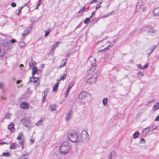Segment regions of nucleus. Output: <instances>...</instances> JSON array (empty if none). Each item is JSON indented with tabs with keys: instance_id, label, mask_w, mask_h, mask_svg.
I'll return each instance as SVG.
<instances>
[{
	"instance_id": "nucleus-14",
	"label": "nucleus",
	"mask_w": 159,
	"mask_h": 159,
	"mask_svg": "<svg viewBox=\"0 0 159 159\" xmlns=\"http://www.w3.org/2000/svg\"><path fill=\"white\" fill-rule=\"evenodd\" d=\"M35 80H34L33 82L34 83L36 87H37L39 86L40 84V81L39 80L38 77H35Z\"/></svg>"
},
{
	"instance_id": "nucleus-25",
	"label": "nucleus",
	"mask_w": 159,
	"mask_h": 159,
	"mask_svg": "<svg viewBox=\"0 0 159 159\" xmlns=\"http://www.w3.org/2000/svg\"><path fill=\"white\" fill-rule=\"evenodd\" d=\"M139 136V132L136 131L133 134V137L134 139H136Z\"/></svg>"
},
{
	"instance_id": "nucleus-41",
	"label": "nucleus",
	"mask_w": 159,
	"mask_h": 159,
	"mask_svg": "<svg viewBox=\"0 0 159 159\" xmlns=\"http://www.w3.org/2000/svg\"><path fill=\"white\" fill-rule=\"evenodd\" d=\"M11 115L9 114V113H7L5 115V117L7 119L9 118L10 117V116Z\"/></svg>"
},
{
	"instance_id": "nucleus-31",
	"label": "nucleus",
	"mask_w": 159,
	"mask_h": 159,
	"mask_svg": "<svg viewBox=\"0 0 159 159\" xmlns=\"http://www.w3.org/2000/svg\"><path fill=\"white\" fill-rule=\"evenodd\" d=\"M43 93H44V95L43 96L42 99V101L43 102H44V101L46 99V96L47 95V94L45 93V91H44L43 92L42 95H43Z\"/></svg>"
},
{
	"instance_id": "nucleus-44",
	"label": "nucleus",
	"mask_w": 159,
	"mask_h": 159,
	"mask_svg": "<svg viewBox=\"0 0 159 159\" xmlns=\"http://www.w3.org/2000/svg\"><path fill=\"white\" fill-rule=\"evenodd\" d=\"M21 12V11H20V10L18 9L16 11V13L18 15Z\"/></svg>"
},
{
	"instance_id": "nucleus-61",
	"label": "nucleus",
	"mask_w": 159,
	"mask_h": 159,
	"mask_svg": "<svg viewBox=\"0 0 159 159\" xmlns=\"http://www.w3.org/2000/svg\"><path fill=\"white\" fill-rule=\"evenodd\" d=\"M23 136V134L22 133H20L19 134L18 136L22 137Z\"/></svg>"
},
{
	"instance_id": "nucleus-56",
	"label": "nucleus",
	"mask_w": 159,
	"mask_h": 159,
	"mask_svg": "<svg viewBox=\"0 0 159 159\" xmlns=\"http://www.w3.org/2000/svg\"><path fill=\"white\" fill-rule=\"evenodd\" d=\"M70 52L68 53L66 55V57H69V56H70Z\"/></svg>"
},
{
	"instance_id": "nucleus-11",
	"label": "nucleus",
	"mask_w": 159,
	"mask_h": 159,
	"mask_svg": "<svg viewBox=\"0 0 159 159\" xmlns=\"http://www.w3.org/2000/svg\"><path fill=\"white\" fill-rule=\"evenodd\" d=\"M38 71V69L36 67L34 66L32 68V75L33 79L34 80L35 79V77H34V75L37 73V72Z\"/></svg>"
},
{
	"instance_id": "nucleus-53",
	"label": "nucleus",
	"mask_w": 159,
	"mask_h": 159,
	"mask_svg": "<svg viewBox=\"0 0 159 159\" xmlns=\"http://www.w3.org/2000/svg\"><path fill=\"white\" fill-rule=\"evenodd\" d=\"M67 59V58H65V59H64L63 60L62 62H64L63 63H65V65H66Z\"/></svg>"
},
{
	"instance_id": "nucleus-29",
	"label": "nucleus",
	"mask_w": 159,
	"mask_h": 159,
	"mask_svg": "<svg viewBox=\"0 0 159 159\" xmlns=\"http://www.w3.org/2000/svg\"><path fill=\"white\" fill-rule=\"evenodd\" d=\"M50 31L51 30L50 29H48L47 30H45V34L44 35L45 37H46L48 36Z\"/></svg>"
},
{
	"instance_id": "nucleus-17",
	"label": "nucleus",
	"mask_w": 159,
	"mask_h": 159,
	"mask_svg": "<svg viewBox=\"0 0 159 159\" xmlns=\"http://www.w3.org/2000/svg\"><path fill=\"white\" fill-rule=\"evenodd\" d=\"M88 61L89 62L90 61L91 62H90V63L92 65L93 64L96 63V60L95 58L92 57H91L89 58Z\"/></svg>"
},
{
	"instance_id": "nucleus-18",
	"label": "nucleus",
	"mask_w": 159,
	"mask_h": 159,
	"mask_svg": "<svg viewBox=\"0 0 159 159\" xmlns=\"http://www.w3.org/2000/svg\"><path fill=\"white\" fill-rule=\"evenodd\" d=\"M72 114V111L71 110L70 111H69L66 115V116L65 117V118L66 120L67 121L70 118L71 115Z\"/></svg>"
},
{
	"instance_id": "nucleus-46",
	"label": "nucleus",
	"mask_w": 159,
	"mask_h": 159,
	"mask_svg": "<svg viewBox=\"0 0 159 159\" xmlns=\"http://www.w3.org/2000/svg\"><path fill=\"white\" fill-rule=\"evenodd\" d=\"M69 90H70L69 89H67V90L66 91V93H65V97H66L68 96V93L69 91Z\"/></svg>"
},
{
	"instance_id": "nucleus-40",
	"label": "nucleus",
	"mask_w": 159,
	"mask_h": 159,
	"mask_svg": "<svg viewBox=\"0 0 159 159\" xmlns=\"http://www.w3.org/2000/svg\"><path fill=\"white\" fill-rule=\"evenodd\" d=\"M140 141L141 143L143 144L145 143L146 142L145 141L144 138H141L140 139Z\"/></svg>"
},
{
	"instance_id": "nucleus-10",
	"label": "nucleus",
	"mask_w": 159,
	"mask_h": 159,
	"mask_svg": "<svg viewBox=\"0 0 159 159\" xmlns=\"http://www.w3.org/2000/svg\"><path fill=\"white\" fill-rule=\"evenodd\" d=\"M21 107L23 109H28L29 108V104L26 102H22L20 105Z\"/></svg>"
},
{
	"instance_id": "nucleus-37",
	"label": "nucleus",
	"mask_w": 159,
	"mask_h": 159,
	"mask_svg": "<svg viewBox=\"0 0 159 159\" xmlns=\"http://www.w3.org/2000/svg\"><path fill=\"white\" fill-rule=\"evenodd\" d=\"M43 121L41 120H39L37 123H36V125L39 126L42 123Z\"/></svg>"
},
{
	"instance_id": "nucleus-62",
	"label": "nucleus",
	"mask_w": 159,
	"mask_h": 159,
	"mask_svg": "<svg viewBox=\"0 0 159 159\" xmlns=\"http://www.w3.org/2000/svg\"><path fill=\"white\" fill-rule=\"evenodd\" d=\"M139 7H138V5H137L136 6V11H138L139 10Z\"/></svg>"
},
{
	"instance_id": "nucleus-38",
	"label": "nucleus",
	"mask_w": 159,
	"mask_h": 159,
	"mask_svg": "<svg viewBox=\"0 0 159 159\" xmlns=\"http://www.w3.org/2000/svg\"><path fill=\"white\" fill-rule=\"evenodd\" d=\"M66 75L65 74H64L63 75V76H61V77H60V79L61 80H63L64 79L66 78Z\"/></svg>"
},
{
	"instance_id": "nucleus-26",
	"label": "nucleus",
	"mask_w": 159,
	"mask_h": 159,
	"mask_svg": "<svg viewBox=\"0 0 159 159\" xmlns=\"http://www.w3.org/2000/svg\"><path fill=\"white\" fill-rule=\"evenodd\" d=\"M148 64L147 63L143 66L142 65L140 64V69L144 70L148 67Z\"/></svg>"
},
{
	"instance_id": "nucleus-8",
	"label": "nucleus",
	"mask_w": 159,
	"mask_h": 159,
	"mask_svg": "<svg viewBox=\"0 0 159 159\" xmlns=\"http://www.w3.org/2000/svg\"><path fill=\"white\" fill-rule=\"evenodd\" d=\"M116 39L114 40L113 41L110 43V44L106 48H104V50L105 51H106V50L110 49L113 46L114 44L116 42Z\"/></svg>"
},
{
	"instance_id": "nucleus-60",
	"label": "nucleus",
	"mask_w": 159,
	"mask_h": 159,
	"mask_svg": "<svg viewBox=\"0 0 159 159\" xmlns=\"http://www.w3.org/2000/svg\"><path fill=\"white\" fill-rule=\"evenodd\" d=\"M157 128V126H155L154 125L152 127V130H153L154 129H156Z\"/></svg>"
},
{
	"instance_id": "nucleus-57",
	"label": "nucleus",
	"mask_w": 159,
	"mask_h": 159,
	"mask_svg": "<svg viewBox=\"0 0 159 159\" xmlns=\"http://www.w3.org/2000/svg\"><path fill=\"white\" fill-rule=\"evenodd\" d=\"M29 2H30V1H29L27 2L26 3H25V4L24 5V6H27L28 5L29 3Z\"/></svg>"
},
{
	"instance_id": "nucleus-45",
	"label": "nucleus",
	"mask_w": 159,
	"mask_h": 159,
	"mask_svg": "<svg viewBox=\"0 0 159 159\" xmlns=\"http://www.w3.org/2000/svg\"><path fill=\"white\" fill-rule=\"evenodd\" d=\"M16 40L14 39H11L10 41V43H15L16 42Z\"/></svg>"
},
{
	"instance_id": "nucleus-64",
	"label": "nucleus",
	"mask_w": 159,
	"mask_h": 159,
	"mask_svg": "<svg viewBox=\"0 0 159 159\" xmlns=\"http://www.w3.org/2000/svg\"><path fill=\"white\" fill-rule=\"evenodd\" d=\"M146 7H143L142 8L143 11V12L144 11L146 10Z\"/></svg>"
},
{
	"instance_id": "nucleus-33",
	"label": "nucleus",
	"mask_w": 159,
	"mask_h": 159,
	"mask_svg": "<svg viewBox=\"0 0 159 159\" xmlns=\"http://www.w3.org/2000/svg\"><path fill=\"white\" fill-rule=\"evenodd\" d=\"M113 152L114 153H115V151H112L109 155L108 157V159H111L112 157V152Z\"/></svg>"
},
{
	"instance_id": "nucleus-51",
	"label": "nucleus",
	"mask_w": 159,
	"mask_h": 159,
	"mask_svg": "<svg viewBox=\"0 0 159 159\" xmlns=\"http://www.w3.org/2000/svg\"><path fill=\"white\" fill-rule=\"evenodd\" d=\"M4 85V84L3 83H0V88H2V87H3V86Z\"/></svg>"
},
{
	"instance_id": "nucleus-12",
	"label": "nucleus",
	"mask_w": 159,
	"mask_h": 159,
	"mask_svg": "<svg viewBox=\"0 0 159 159\" xmlns=\"http://www.w3.org/2000/svg\"><path fill=\"white\" fill-rule=\"evenodd\" d=\"M32 29V27L30 26L28 27L24 32L23 34H22V36L23 37L25 35H27V34L29 33L30 31Z\"/></svg>"
},
{
	"instance_id": "nucleus-50",
	"label": "nucleus",
	"mask_w": 159,
	"mask_h": 159,
	"mask_svg": "<svg viewBox=\"0 0 159 159\" xmlns=\"http://www.w3.org/2000/svg\"><path fill=\"white\" fill-rule=\"evenodd\" d=\"M95 11H94L92 13L91 15L90 16V18H92L93 17V16H94V15L95 14Z\"/></svg>"
},
{
	"instance_id": "nucleus-15",
	"label": "nucleus",
	"mask_w": 159,
	"mask_h": 159,
	"mask_svg": "<svg viewBox=\"0 0 159 159\" xmlns=\"http://www.w3.org/2000/svg\"><path fill=\"white\" fill-rule=\"evenodd\" d=\"M8 129L11 130V131L12 132H14L15 130V129L14 128V124L11 123V124L9 125L8 126Z\"/></svg>"
},
{
	"instance_id": "nucleus-5",
	"label": "nucleus",
	"mask_w": 159,
	"mask_h": 159,
	"mask_svg": "<svg viewBox=\"0 0 159 159\" xmlns=\"http://www.w3.org/2000/svg\"><path fill=\"white\" fill-rule=\"evenodd\" d=\"M21 121L25 126L28 128H30L32 126L31 122L28 117H24L21 120Z\"/></svg>"
},
{
	"instance_id": "nucleus-2",
	"label": "nucleus",
	"mask_w": 159,
	"mask_h": 159,
	"mask_svg": "<svg viewBox=\"0 0 159 159\" xmlns=\"http://www.w3.org/2000/svg\"><path fill=\"white\" fill-rule=\"evenodd\" d=\"M70 147L67 142L62 143L59 148L60 152L63 154L68 153L70 151Z\"/></svg>"
},
{
	"instance_id": "nucleus-58",
	"label": "nucleus",
	"mask_w": 159,
	"mask_h": 159,
	"mask_svg": "<svg viewBox=\"0 0 159 159\" xmlns=\"http://www.w3.org/2000/svg\"><path fill=\"white\" fill-rule=\"evenodd\" d=\"M144 76V74L143 73L140 72V77H143Z\"/></svg>"
},
{
	"instance_id": "nucleus-47",
	"label": "nucleus",
	"mask_w": 159,
	"mask_h": 159,
	"mask_svg": "<svg viewBox=\"0 0 159 159\" xmlns=\"http://www.w3.org/2000/svg\"><path fill=\"white\" fill-rule=\"evenodd\" d=\"M0 144L2 145H3L4 144H7L8 143L6 142H2V140H0Z\"/></svg>"
},
{
	"instance_id": "nucleus-32",
	"label": "nucleus",
	"mask_w": 159,
	"mask_h": 159,
	"mask_svg": "<svg viewBox=\"0 0 159 159\" xmlns=\"http://www.w3.org/2000/svg\"><path fill=\"white\" fill-rule=\"evenodd\" d=\"M90 21V18H86L84 21L85 24L88 23Z\"/></svg>"
},
{
	"instance_id": "nucleus-49",
	"label": "nucleus",
	"mask_w": 159,
	"mask_h": 159,
	"mask_svg": "<svg viewBox=\"0 0 159 159\" xmlns=\"http://www.w3.org/2000/svg\"><path fill=\"white\" fill-rule=\"evenodd\" d=\"M102 2H101L99 4H97L96 7H98V8H100L101 7L100 4H101Z\"/></svg>"
},
{
	"instance_id": "nucleus-21",
	"label": "nucleus",
	"mask_w": 159,
	"mask_h": 159,
	"mask_svg": "<svg viewBox=\"0 0 159 159\" xmlns=\"http://www.w3.org/2000/svg\"><path fill=\"white\" fill-rule=\"evenodd\" d=\"M59 82L57 83L54 85L53 88V91L54 92H56L58 90V88Z\"/></svg>"
},
{
	"instance_id": "nucleus-4",
	"label": "nucleus",
	"mask_w": 159,
	"mask_h": 159,
	"mask_svg": "<svg viewBox=\"0 0 159 159\" xmlns=\"http://www.w3.org/2000/svg\"><path fill=\"white\" fill-rule=\"evenodd\" d=\"M89 140V134L87 131H83L81 134V143H84L88 141Z\"/></svg>"
},
{
	"instance_id": "nucleus-7",
	"label": "nucleus",
	"mask_w": 159,
	"mask_h": 159,
	"mask_svg": "<svg viewBox=\"0 0 159 159\" xmlns=\"http://www.w3.org/2000/svg\"><path fill=\"white\" fill-rule=\"evenodd\" d=\"M87 96L86 93L84 91H82L79 95L78 98L80 100L84 98Z\"/></svg>"
},
{
	"instance_id": "nucleus-48",
	"label": "nucleus",
	"mask_w": 159,
	"mask_h": 159,
	"mask_svg": "<svg viewBox=\"0 0 159 159\" xmlns=\"http://www.w3.org/2000/svg\"><path fill=\"white\" fill-rule=\"evenodd\" d=\"M65 63H63L62 65H61L59 66L57 68H61L64 66H65Z\"/></svg>"
},
{
	"instance_id": "nucleus-1",
	"label": "nucleus",
	"mask_w": 159,
	"mask_h": 159,
	"mask_svg": "<svg viewBox=\"0 0 159 159\" xmlns=\"http://www.w3.org/2000/svg\"><path fill=\"white\" fill-rule=\"evenodd\" d=\"M67 137L70 141L73 143H81L80 140H79L78 134L76 131L73 130H71L68 131Z\"/></svg>"
},
{
	"instance_id": "nucleus-39",
	"label": "nucleus",
	"mask_w": 159,
	"mask_h": 159,
	"mask_svg": "<svg viewBox=\"0 0 159 159\" xmlns=\"http://www.w3.org/2000/svg\"><path fill=\"white\" fill-rule=\"evenodd\" d=\"M4 55L3 51L0 49V56L2 57Z\"/></svg>"
},
{
	"instance_id": "nucleus-28",
	"label": "nucleus",
	"mask_w": 159,
	"mask_h": 159,
	"mask_svg": "<svg viewBox=\"0 0 159 159\" xmlns=\"http://www.w3.org/2000/svg\"><path fill=\"white\" fill-rule=\"evenodd\" d=\"M108 99L107 98H104L102 101V102L104 106H106L107 105V102H108Z\"/></svg>"
},
{
	"instance_id": "nucleus-35",
	"label": "nucleus",
	"mask_w": 159,
	"mask_h": 159,
	"mask_svg": "<svg viewBox=\"0 0 159 159\" xmlns=\"http://www.w3.org/2000/svg\"><path fill=\"white\" fill-rule=\"evenodd\" d=\"M2 155L4 156L8 157L9 156L10 154L8 152H7L3 153Z\"/></svg>"
},
{
	"instance_id": "nucleus-3",
	"label": "nucleus",
	"mask_w": 159,
	"mask_h": 159,
	"mask_svg": "<svg viewBox=\"0 0 159 159\" xmlns=\"http://www.w3.org/2000/svg\"><path fill=\"white\" fill-rule=\"evenodd\" d=\"M99 72H97L92 76H88L87 83L90 84H95L96 82L97 78L99 76Z\"/></svg>"
},
{
	"instance_id": "nucleus-43",
	"label": "nucleus",
	"mask_w": 159,
	"mask_h": 159,
	"mask_svg": "<svg viewBox=\"0 0 159 159\" xmlns=\"http://www.w3.org/2000/svg\"><path fill=\"white\" fill-rule=\"evenodd\" d=\"M42 4L41 2H39V3L37 4L36 6V8L35 9H38L40 5Z\"/></svg>"
},
{
	"instance_id": "nucleus-9",
	"label": "nucleus",
	"mask_w": 159,
	"mask_h": 159,
	"mask_svg": "<svg viewBox=\"0 0 159 159\" xmlns=\"http://www.w3.org/2000/svg\"><path fill=\"white\" fill-rule=\"evenodd\" d=\"M97 67V65H95L93 66L87 72V74L89 75H90L92 74L95 70Z\"/></svg>"
},
{
	"instance_id": "nucleus-30",
	"label": "nucleus",
	"mask_w": 159,
	"mask_h": 159,
	"mask_svg": "<svg viewBox=\"0 0 159 159\" xmlns=\"http://www.w3.org/2000/svg\"><path fill=\"white\" fill-rule=\"evenodd\" d=\"M74 84V82L73 81H71L70 83L68 85V89H69L70 90L71 88L73 86Z\"/></svg>"
},
{
	"instance_id": "nucleus-55",
	"label": "nucleus",
	"mask_w": 159,
	"mask_h": 159,
	"mask_svg": "<svg viewBox=\"0 0 159 159\" xmlns=\"http://www.w3.org/2000/svg\"><path fill=\"white\" fill-rule=\"evenodd\" d=\"M21 137L18 136L17 138V139L18 140H21L22 139H21Z\"/></svg>"
},
{
	"instance_id": "nucleus-19",
	"label": "nucleus",
	"mask_w": 159,
	"mask_h": 159,
	"mask_svg": "<svg viewBox=\"0 0 159 159\" xmlns=\"http://www.w3.org/2000/svg\"><path fill=\"white\" fill-rule=\"evenodd\" d=\"M25 139L24 138H22L21 140L18 142L19 144L20 145L22 149H23L24 148V143H25Z\"/></svg>"
},
{
	"instance_id": "nucleus-20",
	"label": "nucleus",
	"mask_w": 159,
	"mask_h": 159,
	"mask_svg": "<svg viewBox=\"0 0 159 159\" xmlns=\"http://www.w3.org/2000/svg\"><path fill=\"white\" fill-rule=\"evenodd\" d=\"M154 15L155 16L159 15V8H157L155 9L153 11Z\"/></svg>"
},
{
	"instance_id": "nucleus-54",
	"label": "nucleus",
	"mask_w": 159,
	"mask_h": 159,
	"mask_svg": "<svg viewBox=\"0 0 159 159\" xmlns=\"http://www.w3.org/2000/svg\"><path fill=\"white\" fill-rule=\"evenodd\" d=\"M155 121H159V115L156 118Z\"/></svg>"
},
{
	"instance_id": "nucleus-16",
	"label": "nucleus",
	"mask_w": 159,
	"mask_h": 159,
	"mask_svg": "<svg viewBox=\"0 0 159 159\" xmlns=\"http://www.w3.org/2000/svg\"><path fill=\"white\" fill-rule=\"evenodd\" d=\"M149 131L150 129L149 128H145L143 131L142 133V135L143 136H146L148 134V133L149 132Z\"/></svg>"
},
{
	"instance_id": "nucleus-24",
	"label": "nucleus",
	"mask_w": 159,
	"mask_h": 159,
	"mask_svg": "<svg viewBox=\"0 0 159 159\" xmlns=\"http://www.w3.org/2000/svg\"><path fill=\"white\" fill-rule=\"evenodd\" d=\"M16 145L17 144L16 143H13L10 146L9 148L11 149H15L16 148Z\"/></svg>"
},
{
	"instance_id": "nucleus-36",
	"label": "nucleus",
	"mask_w": 159,
	"mask_h": 159,
	"mask_svg": "<svg viewBox=\"0 0 159 159\" xmlns=\"http://www.w3.org/2000/svg\"><path fill=\"white\" fill-rule=\"evenodd\" d=\"M86 8V6H84L83 8L80 10L79 12V13H82L85 11V9Z\"/></svg>"
},
{
	"instance_id": "nucleus-27",
	"label": "nucleus",
	"mask_w": 159,
	"mask_h": 159,
	"mask_svg": "<svg viewBox=\"0 0 159 159\" xmlns=\"http://www.w3.org/2000/svg\"><path fill=\"white\" fill-rule=\"evenodd\" d=\"M60 44V42H57L52 47L51 50H52L54 49Z\"/></svg>"
},
{
	"instance_id": "nucleus-63",
	"label": "nucleus",
	"mask_w": 159,
	"mask_h": 159,
	"mask_svg": "<svg viewBox=\"0 0 159 159\" xmlns=\"http://www.w3.org/2000/svg\"><path fill=\"white\" fill-rule=\"evenodd\" d=\"M21 82V80H17L16 82V84H20Z\"/></svg>"
},
{
	"instance_id": "nucleus-23",
	"label": "nucleus",
	"mask_w": 159,
	"mask_h": 159,
	"mask_svg": "<svg viewBox=\"0 0 159 159\" xmlns=\"http://www.w3.org/2000/svg\"><path fill=\"white\" fill-rule=\"evenodd\" d=\"M28 157V155L27 153L23 154L19 158L21 159H26Z\"/></svg>"
},
{
	"instance_id": "nucleus-34",
	"label": "nucleus",
	"mask_w": 159,
	"mask_h": 159,
	"mask_svg": "<svg viewBox=\"0 0 159 159\" xmlns=\"http://www.w3.org/2000/svg\"><path fill=\"white\" fill-rule=\"evenodd\" d=\"M56 106L55 105H53L51 107V111H53L56 110Z\"/></svg>"
},
{
	"instance_id": "nucleus-42",
	"label": "nucleus",
	"mask_w": 159,
	"mask_h": 159,
	"mask_svg": "<svg viewBox=\"0 0 159 159\" xmlns=\"http://www.w3.org/2000/svg\"><path fill=\"white\" fill-rule=\"evenodd\" d=\"M11 6L12 7H15L16 6V4L14 2H12L11 4Z\"/></svg>"
},
{
	"instance_id": "nucleus-13",
	"label": "nucleus",
	"mask_w": 159,
	"mask_h": 159,
	"mask_svg": "<svg viewBox=\"0 0 159 159\" xmlns=\"http://www.w3.org/2000/svg\"><path fill=\"white\" fill-rule=\"evenodd\" d=\"M158 109H159V102L156 103L154 104L152 107V110L153 111H155Z\"/></svg>"
},
{
	"instance_id": "nucleus-52",
	"label": "nucleus",
	"mask_w": 159,
	"mask_h": 159,
	"mask_svg": "<svg viewBox=\"0 0 159 159\" xmlns=\"http://www.w3.org/2000/svg\"><path fill=\"white\" fill-rule=\"evenodd\" d=\"M104 51H105L104 49H103L101 50H98V53H100V52H103Z\"/></svg>"
},
{
	"instance_id": "nucleus-6",
	"label": "nucleus",
	"mask_w": 159,
	"mask_h": 159,
	"mask_svg": "<svg viewBox=\"0 0 159 159\" xmlns=\"http://www.w3.org/2000/svg\"><path fill=\"white\" fill-rule=\"evenodd\" d=\"M157 31L153 28H150L148 30L147 34L149 35H153L156 33Z\"/></svg>"
},
{
	"instance_id": "nucleus-59",
	"label": "nucleus",
	"mask_w": 159,
	"mask_h": 159,
	"mask_svg": "<svg viewBox=\"0 0 159 159\" xmlns=\"http://www.w3.org/2000/svg\"><path fill=\"white\" fill-rule=\"evenodd\" d=\"M97 0H93L90 3L91 4L95 2Z\"/></svg>"
},
{
	"instance_id": "nucleus-22",
	"label": "nucleus",
	"mask_w": 159,
	"mask_h": 159,
	"mask_svg": "<svg viewBox=\"0 0 159 159\" xmlns=\"http://www.w3.org/2000/svg\"><path fill=\"white\" fill-rule=\"evenodd\" d=\"M156 46H155L154 47L152 48L151 49L148 50L147 51V53L149 55L151 54L154 50L156 48Z\"/></svg>"
}]
</instances>
